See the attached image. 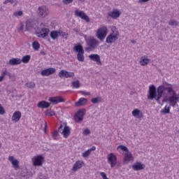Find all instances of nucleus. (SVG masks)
<instances>
[{
	"instance_id": "f257e3e1",
	"label": "nucleus",
	"mask_w": 179,
	"mask_h": 179,
	"mask_svg": "<svg viewBox=\"0 0 179 179\" xmlns=\"http://www.w3.org/2000/svg\"><path fill=\"white\" fill-rule=\"evenodd\" d=\"M166 86H169L171 92H166V94H169V97L164 99L162 103H167V101H169L170 106L176 107L177 103L179 102V95L177 94V92H176V90H174L171 84L166 83Z\"/></svg>"
},
{
	"instance_id": "f03ea898",
	"label": "nucleus",
	"mask_w": 179,
	"mask_h": 179,
	"mask_svg": "<svg viewBox=\"0 0 179 179\" xmlns=\"http://www.w3.org/2000/svg\"><path fill=\"white\" fill-rule=\"evenodd\" d=\"M166 93H171V89L170 88V85L164 86L159 85L157 88V95L155 96V100L157 101V103H160V99L163 96V94H166Z\"/></svg>"
},
{
	"instance_id": "7ed1b4c3",
	"label": "nucleus",
	"mask_w": 179,
	"mask_h": 179,
	"mask_svg": "<svg viewBox=\"0 0 179 179\" xmlns=\"http://www.w3.org/2000/svg\"><path fill=\"white\" fill-rule=\"evenodd\" d=\"M86 41L88 45V47L85 48L87 51H93V50L99 46V41L96 38H88Z\"/></svg>"
},
{
	"instance_id": "20e7f679",
	"label": "nucleus",
	"mask_w": 179,
	"mask_h": 179,
	"mask_svg": "<svg viewBox=\"0 0 179 179\" xmlns=\"http://www.w3.org/2000/svg\"><path fill=\"white\" fill-rule=\"evenodd\" d=\"M107 31L108 29L106 27H102L98 29L96 34L97 38L101 40V41H103V40H104L106 38V36H107Z\"/></svg>"
},
{
	"instance_id": "39448f33",
	"label": "nucleus",
	"mask_w": 179,
	"mask_h": 179,
	"mask_svg": "<svg viewBox=\"0 0 179 179\" xmlns=\"http://www.w3.org/2000/svg\"><path fill=\"white\" fill-rule=\"evenodd\" d=\"M38 10V15L39 17H46V16H48V15L50 14L48 8H47V6H39Z\"/></svg>"
},
{
	"instance_id": "423d86ee",
	"label": "nucleus",
	"mask_w": 179,
	"mask_h": 179,
	"mask_svg": "<svg viewBox=\"0 0 179 179\" xmlns=\"http://www.w3.org/2000/svg\"><path fill=\"white\" fill-rule=\"evenodd\" d=\"M157 94V90L156 89V86L152 85L149 87L148 99V100H153L156 98V95Z\"/></svg>"
},
{
	"instance_id": "0eeeda50",
	"label": "nucleus",
	"mask_w": 179,
	"mask_h": 179,
	"mask_svg": "<svg viewBox=\"0 0 179 179\" xmlns=\"http://www.w3.org/2000/svg\"><path fill=\"white\" fill-rule=\"evenodd\" d=\"M59 132L64 136V138H68V136L71 135V129H69V127L66 126V124H65L64 127L63 124H61L59 127Z\"/></svg>"
},
{
	"instance_id": "6e6552de",
	"label": "nucleus",
	"mask_w": 179,
	"mask_h": 179,
	"mask_svg": "<svg viewBox=\"0 0 179 179\" xmlns=\"http://www.w3.org/2000/svg\"><path fill=\"white\" fill-rule=\"evenodd\" d=\"M108 163L110 164V167H115L117 164V156L113 153L107 155Z\"/></svg>"
},
{
	"instance_id": "1a4fd4ad",
	"label": "nucleus",
	"mask_w": 179,
	"mask_h": 179,
	"mask_svg": "<svg viewBox=\"0 0 179 179\" xmlns=\"http://www.w3.org/2000/svg\"><path fill=\"white\" fill-rule=\"evenodd\" d=\"M75 15L78 17L83 19V20H85V22H90V18H89V16H87V15H86L83 11L76 10Z\"/></svg>"
},
{
	"instance_id": "9d476101",
	"label": "nucleus",
	"mask_w": 179,
	"mask_h": 179,
	"mask_svg": "<svg viewBox=\"0 0 179 179\" xmlns=\"http://www.w3.org/2000/svg\"><path fill=\"white\" fill-rule=\"evenodd\" d=\"M33 162V166H43V163L44 162V157L43 155H38L32 159Z\"/></svg>"
},
{
	"instance_id": "9b49d317",
	"label": "nucleus",
	"mask_w": 179,
	"mask_h": 179,
	"mask_svg": "<svg viewBox=\"0 0 179 179\" xmlns=\"http://www.w3.org/2000/svg\"><path fill=\"white\" fill-rule=\"evenodd\" d=\"M50 33V29L43 28L40 31L36 32V35L39 38H45L47 37Z\"/></svg>"
},
{
	"instance_id": "f8f14e48",
	"label": "nucleus",
	"mask_w": 179,
	"mask_h": 179,
	"mask_svg": "<svg viewBox=\"0 0 179 179\" xmlns=\"http://www.w3.org/2000/svg\"><path fill=\"white\" fill-rule=\"evenodd\" d=\"M83 117H85V110H79L74 115L76 122H82L83 121Z\"/></svg>"
},
{
	"instance_id": "ddd939ff",
	"label": "nucleus",
	"mask_w": 179,
	"mask_h": 179,
	"mask_svg": "<svg viewBox=\"0 0 179 179\" xmlns=\"http://www.w3.org/2000/svg\"><path fill=\"white\" fill-rule=\"evenodd\" d=\"M117 40H118V34H110L107 36L106 43L111 44L114 41H117Z\"/></svg>"
},
{
	"instance_id": "4468645a",
	"label": "nucleus",
	"mask_w": 179,
	"mask_h": 179,
	"mask_svg": "<svg viewBox=\"0 0 179 179\" xmlns=\"http://www.w3.org/2000/svg\"><path fill=\"white\" fill-rule=\"evenodd\" d=\"M59 78H73L75 76V73L68 72L66 70H62L59 73Z\"/></svg>"
},
{
	"instance_id": "2eb2a0df",
	"label": "nucleus",
	"mask_w": 179,
	"mask_h": 179,
	"mask_svg": "<svg viewBox=\"0 0 179 179\" xmlns=\"http://www.w3.org/2000/svg\"><path fill=\"white\" fill-rule=\"evenodd\" d=\"M8 160L13 165V168L15 169V170H19L20 169V166H19V161L15 159V157L10 156L8 157Z\"/></svg>"
},
{
	"instance_id": "dca6fc26",
	"label": "nucleus",
	"mask_w": 179,
	"mask_h": 179,
	"mask_svg": "<svg viewBox=\"0 0 179 179\" xmlns=\"http://www.w3.org/2000/svg\"><path fill=\"white\" fill-rule=\"evenodd\" d=\"M55 72H56L55 68H49V69H45L43 70L41 72V75L42 76H50V75H52L55 73Z\"/></svg>"
},
{
	"instance_id": "f3484780",
	"label": "nucleus",
	"mask_w": 179,
	"mask_h": 179,
	"mask_svg": "<svg viewBox=\"0 0 179 179\" xmlns=\"http://www.w3.org/2000/svg\"><path fill=\"white\" fill-rule=\"evenodd\" d=\"M49 101L52 104H58V103H65V99L62 96H53L49 99Z\"/></svg>"
},
{
	"instance_id": "a211bd4d",
	"label": "nucleus",
	"mask_w": 179,
	"mask_h": 179,
	"mask_svg": "<svg viewBox=\"0 0 179 179\" xmlns=\"http://www.w3.org/2000/svg\"><path fill=\"white\" fill-rule=\"evenodd\" d=\"M89 58L91 61H94L97 65H102L101 60L100 59V55L97 54H92L89 55Z\"/></svg>"
},
{
	"instance_id": "6ab92c4d",
	"label": "nucleus",
	"mask_w": 179,
	"mask_h": 179,
	"mask_svg": "<svg viewBox=\"0 0 179 179\" xmlns=\"http://www.w3.org/2000/svg\"><path fill=\"white\" fill-rule=\"evenodd\" d=\"M132 169L134 170V171H139L145 169V164L137 162L134 165H132Z\"/></svg>"
},
{
	"instance_id": "aec40b11",
	"label": "nucleus",
	"mask_w": 179,
	"mask_h": 179,
	"mask_svg": "<svg viewBox=\"0 0 179 179\" xmlns=\"http://www.w3.org/2000/svg\"><path fill=\"white\" fill-rule=\"evenodd\" d=\"M31 173L29 172H27V170L24 169L21 171L20 175V179H29L31 178Z\"/></svg>"
},
{
	"instance_id": "412c9836",
	"label": "nucleus",
	"mask_w": 179,
	"mask_h": 179,
	"mask_svg": "<svg viewBox=\"0 0 179 179\" xmlns=\"http://www.w3.org/2000/svg\"><path fill=\"white\" fill-rule=\"evenodd\" d=\"M108 15L112 19H118L121 16V13L117 9H114L113 12L109 13Z\"/></svg>"
},
{
	"instance_id": "4be33fe9",
	"label": "nucleus",
	"mask_w": 179,
	"mask_h": 179,
	"mask_svg": "<svg viewBox=\"0 0 179 179\" xmlns=\"http://www.w3.org/2000/svg\"><path fill=\"white\" fill-rule=\"evenodd\" d=\"M20 118H22V113L20 111H15L12 116V121L15 122H18L20 121Z\"/></svg>"
},
{
	"instance_id": "5701e85b",
	"label": "nucleus",
	"mask_w": 179,
	"mask_h": 179,
	"mask_svg": "<svg viewBox=\"0 0 179 179\" xmlns=\"http://www.w3.org/2000/svg\"><path fill=\"white\" fill-rule=\"evenodd\" d=\"M7 64L8 65H11L12 66L15 65H20V64H22V60L19 58H13L10 59Z\"/></svg>"
},
{
	"instance_id": "b1692460",
	"label": "nucleus",
	"mask_w": 179,
	"mask_h": 179,
	"mask_svg": "<svg viewBox=\"0 0 179 179\" xmlns=\"http://www.w3.org/2000/svg\"><path fill=\"white\" fill-rule=\"evenodd\" d=\"M132 115L133 117H136V118H143V113L139 110V109H134L132 111Z\"/></svg>"
},
{
	"instance_id": "393cba45",
	"label": "nucleus",
	"mask_w": 179,
	"mask_h": 179,
	"mask_svg": "<svg viewBox=\"0 0 179 179\" xmlns=\"http://www.w3.org/2000/svg\"><path fill=\"white\" fill-rule=\"evenodd\" d=\"M82 167H83V162L81 161H77L73 168H72V171H78V170H79V169H82Z\"/></svg>"
},
{
	"instance_id": "a878e982",
	"label": "nucleus",
	"mask_w": 179,
	"mask_h": 179,
	"mask_svg": "<svg viewBox=\"0 0 179 179\" xmlns=\"http://www.w3.org/2000/svg\"><path fill=\"white\" fill-rule=\"evenodd\" d=\"M50 106V103L45 101H39L37 104V106L38 107V108H48Z\"/></svg>"
},
{
	"instance_id": "bb28decb",
	"label": "nucleus",
	"mask_w": 179,
	"mask_h": 179,
	"mask_svg": "<svg viewBox=\"0 0 179 179\" xmlns=\"http://www.w3.org/2000/svg\"><path fill=\"white\" fill-rule=\"evenodd\" d=\"M87 103V99L80 98L78 101L75 103L76 107H80V106H85Z\"/></svg>"
},
{
	"instance_id": "cd10ccee",
	"label": "nucleus",
	"mask_w": 179,
	"mask_h": 179,
	"mask_svg": "<svg viewBox=\"0 0 179 179\" xmlns=\"http://www.w3.org/2000/svg\"><path fill=\"white\" fill-rule=\"evenodd\" d=\"M150 61V59H148L146 58V57L143 56L141 57V59L140 61V65H141L142 66H146V65H148Z\"/></svg>"
},
{
	"instance_id": "c85d7f7f",
	"label": "nucleus",
	"mask_w": 179,
	"mask_h": 179,
	"mask_svg": "<svg viewBox=\"0 0 179 179\" xmlns=\"http://www.w3.org/2000/svg\"><path fill=\"white\" fill-rule=\"evenodd\" d=\"M50 36L52 40H57L59 37V31H52Z\"/></svg>"
},
{
	"instance_id": "c756f323",
	"label": "nucleus",
	"mask_w": 179,
	"mask_h": 179,
	"mask_svg": "<svg viewBox=\"0 0 179 179\" xmlns=\"http://www.w3.org/2000/svg\"><path fill=\"white\" fill-rule=\"evenodd\" d=\"M73 51L78 53L85 52V50H83V46H82V45L80 44L74 46Z\"/></svg>"
},
{
	"instance_id": "7c9ffc66",
	"label": "nucleus",
	"mask_w": 179,
	"mask_h": 179,
	"mask_svg": "<svg viewBox=\"0 0 179 179\" xmlns=\"http://www.w3.org/2000/svg\"><path fill=\"white\" fill-rule=\"evenodd\" d=\"M171 108V105L169 106L166 105L164 109L161 110V114L166 115V114H170V109Z\"/></svg>"
},
{
	"instance_id": "2f4dec72",
	"label": "nucleus",
	"mask_w": 179,
	"mask_h": 179,
	"mask_svg": "<svg viewBox=\"0 0 179 179\" xmlns=\"http://www.w3.org/2000/svg\"><path fill=\"white\" fill-rule=\"evenodd\" d=\"M71 87L73 89H79V87H80V81H79V80L73 81L71 83Z\"/></svg>"
},
{
	"instance_id": "473e14b6",
	"label": "nucleus",
	"mask_w": 179,
	"mask_h": 179,
	"mask_svg": "<svg viewBox=\"0 0 179 179\" xmlns=\"http://www.w3.org/2000/svg\"><path fill=\"white\" fill-rule=\"evenodd\" d=\"M34 26V22L28 21V22H27L25 29L27 31H29L30 30H33Z\"/></svg>"
},
{
	"instance_id": "72a5a7b5",
	"label": "nucleus",
	"mask_w": 179,
	"mask_h": 179,
	"mask_svg": "<svg viewBox=\"0 0 179 179\" xmlns=\"http://www.w3.org/2000/svg\"><path fill=\"white\" fill-rule=\"evenodd\" d=\"M31 58V56L27 55L22 57L21 59V62H23V64H29V62L30 61Z\"/></svg>"
},
{
	"instance_id": "f704fd0d",
	"label": "nucleus",
	"mask_w": 179,
	"mask_h": 179,
	"mask_svg": "<svg viewBox=\"0 0 179 179\" xmlns=\"http://www.w3.org/2000/svg\"><path fill=\"white\" fill-rule=\"evenodd\" d=\"M32 48H34V50H35V51H38V50H40V43H38V41H36L33 42Z\"/></svg>"
},
{
	"instance_id": "c9c22d12",
	"label": "nucleus",
	"mask_w": 179,
	"mask_h": 179,
	"mask_svg": "<svg viewBox=\"0 0 179 179\" xmlns=\"http://www.w3.org/2000/svg\"><path fill=\"white\" fill-rule=\"evenodd\" d=\"M83 54H85V52L77 54V59L80 62H83V61H85V55H83Z\"/></svg>"
},
{
	"instance_id": "e433bc0d",
	"label": "nucleus",
	"mask_w": 179,
	"mask_h": 179,
	"mask_svg": "<svg viewBox=\"0 0 179 179\" xmlns=\"http://www.w3.org/2000/svg\"><path fill=\"white\" fill-rule=\"evenodd\" d=\"M132 159V154L131 152H127L124 154V162H131V159Z\"/></svg>"
},
{
	"instance_id": "4c0bfd02",
	"label": "nucleus",
	"mask_w": 179,
	"mask_h": 179,
	"mask_svg": "<svg viewBox=\"0 0 179 179\" xmlns=\"http://www.w3.org/2000/svg\"><path fill=\"white\" fill-rule=\"evenodd\" d=\"M59 36L62 37V38H64L65 40H68V34L62 31V30H59Z\"/></svg>"
},
{
	"instance_id": "58836bf2",
	"label": "nucleus",
	"mask_w": 179,
	"mask_h": 179,
	"mask_svg": "<svg viewBox=\"0 0 179 179\" xmlns=\"http://www.w3.org/2000/svg\"><path fill=\"white\" fill-rule=\"evenodd\" d=\"M45 115L52 117L53 115H55V112L51 109H48L45 111Z\"/></svg>"
},
{
	"instance_id": "ea45409f",
	"label": "nucleus",
	"mask_w": 179,
	"mask_h": 179,
	"mask_svg": "<svg viewBox=\"0 0 179 179\" xmlns=\"http://www.w3.org/2000/svg\"><path fill=\"white\" fill-rule=\"evenodd\" d=\"M25 85L27 87H29V89H34V87H36V83L34 82L27 83Z\"/></svg>"
},
{
	"instance_id": "a19ab883",
	"label": "nucleus",
	"mask_w": 179,
	"mask_h": 179,
	"mask_svg": "<svg viewBox=\"0 0 179 179\" xmlns=\"http://www.w3.org/2000/svg\"><path fill=\"white\" fill-rule=\"evenodd\" d=\"M169 26H178V22H177V20H170V21L169 22Z\"/></svg>"
},
{
	"instance_id": "79ce46f5",
	"label": "nucleus",
	"mask_w": 179,
	"mask_h": 179,
	"mask_svg": "<svg viewBox=\"0 0 179 179\" xmlns=\"http://www.w3.org/2000/svg\"><path fill=\"white\" fill-rule=\"evenodd\" d=\"M92 103H93V104H97V103H99V101H101V97L99 96V97H96L94 98L91 100Z\"/></svg>"
},
{
	"instance_id": "37998d69",
	"label": "nucleus",
	"mask_w": 179,
	"mask_h": 179,
	"mask_svg": "<svg viewBox=\"0 0 179 179\" xmlns=\"http://www.w3.org/2000/svg\"><path fill=\"white\" fill-rule=\"evenodd\" d=\"M91 153L92 152H90V150H87L85 152H83L82 156L83 157H89Z\"/></svg>"
},
{
	"instance_id": "c03bdc74",
	"label": "nucleus",
	"mask_w": 179,
	"mask_h": 179,
	"mask_svg": "<svg viewBox=\"0 0 179 179\" xmlns=\"http://www.w3.org/2000/svg\"><path fill=\"white\" fill-rule=\"evenodd\" d=\"M118 148L121 149V150H123L124 152H129V150H128V148L125 145H119Z\"/></svg>"
},
{
	"instance_id": "a18cd8bd",
	"label": "nucleus",
	"mask_w": 179,
	"mask_h": 179,
	"mask_svg": "<svg viewBox=\"0 0 179 179\" xmlns=\"http://www.w3.org/2000/svg\"><path fill=\"white\" fill-rule=\"evenodd\" d=\"M38 179H48L47 175H44L42 173H40L38 176Z\"/></svg>"
},
{
	"instance_id": "49530a36",
	"label": "nucleus",
	"mask_w": 179,
	"mask_h": 179,
	"mask_svg": "<svg viewBox=\"0 0 179 179\" xmlns=\"http://www.w3.org/2000/svg\"><path fill=\"white\" fill-rule=\"evenodd\" d=\"M5 113V108H3V106H2V104L0 103V115H3Z\"/></svg>"
},
{
	"instance_id": "de8ad7c7",
	"label": "nucleus",
	"mask_w": 179,
	"mask_h": 179,
	"mask_svg": "<svg viewBox=\"0 0 179 179\" xmlns=\"http://www.w3.org/2000/svg\"><path fill=\"white\" fill-rule=\"evenodd\" d=\"M75 0H62V2L64 5H69V3H72Z\"/></svg>"
},
{
	"instance_id": "09e8293b",
	"label": "nucleus",
	"mask_w": 179,
	"mask_h": 179,
	"mask_svg": "<svg viewBox=\"0 0 179 179\" xmlns=\"http://www.w3.org/2000/svg\"><path fill=\"white\" fill-rule=\"evenodd\" d=\"M22 15H23V11H22V10L17 11L13 13V16H15V17L22 16Z\"/></svg>"
},
{
	"instance_id": "8fccbe9b",
	"label": "nucleus",
	"mask_w": 179,
	"mask_h": 179,
	"mask_svg": "<svg viewBox=\"0 0 179 179\" xmlns=\"http://www.w3.org/2000/svg\"><path fill=\"white\" fill-rule=\"evenodd\" d=\"M7 73H8V70H7L6 69H3L1 71V76H2L3 77L5 78V76H6Z\"/></svg>"
},
{
	"instance_id": "3c124183",
	"label": "nucleus",
	"mask_w": 179,
	"mask_h": 179,
	"mask_svg": "<svg viewBox=\"0 0 179 179\" xmlns=\"http://www.w3.org/2000/svg\"><path fill=\"white\" fill-rule=\"evenodd\" d=\"M58 131L57 130H55L52 134V138H54V139H55L57 138V136H58Z\"/></svg>"
},
{
	"instance_id": "603ef678",
	"label": "nucleus",
	"mask_w": 179,
	"mask_h": 179,
	"mask_svg": "<svg viewBox=\"0 0 179 179\" xmlns=\"http://www.w3.org/2000/svg\"><path fill=\"white\" fill-rule=\"evenodd\" d=\"M100 176H101V177H102L103 179L108 178H107V174H106V173H104V172H101Z\"/></svg>"
},
{
	"instance_id": "864d4df0",
	"label": "nucleus",
	"mask_w": 179,
	"mask_h": 179,
	"mask_svg": "<svg viewBox=\"0 0 179 179\" xmlns=\"http://www.w3.org/2000/svg\"><path fill=\"white\" fill-rule=\"evenodd\" d=\"M84 135H90V130L89 129H86L83 131Z\"/></svg>"
},
{
	"instance_id": "5fc2aeb1",
	"label": "nucleus",
	"mask_w": 179,
	"mask_h": 179,
	"mask_svg": "<svg viewBox=\"0 0 179 179\" xmlns=\"http://www.w3.org/2000/svg\"><path fill=\"white\" fill-rule=\"evenodd\" d=\"M9 2L10 3H13L14 0H6V1H3V3H4V5H6V3H9Z\"/></svg>"
},
{
	"instance_id": "6e6d98bb",
	"label": "nucleus",
	"mask_w": 179,
	"mask_h": 179,
	"mask_svg": "<svg viewBox=\"0 0 179 179\" xmlns=\"http://www.w3.org/2000/svg\"><path fill=\"white\" fill-rule=\"evenodd\" d=\"M88 150L91 152L96 150V146H92L91 148L88 149Z\"/></svg>"
},
{
	"instance_id": "4d7b16f0",
	"label": "nucleus",
	"mask_w": 179,
	"mask_h": 179,
	"mask_svg": "<svg viewBox=\"0 0 179 179\" xmlns=\"http://www.w3.org/2000/svg\"><path fill=\"white\" fill-rule=\"evenodd\" d=\"M150 0H138L139 3H145V2H149Z\"/></svg>"
},
{
	"instance_id": "13d9d810",
	"label": "nucleus",
	"mask_w": 179,
	"mask_h": 179,
	"mask_svg": "<svg viewBox=\"0 0 179 179\" xmlns=\"http://www.w3.org/2000/svg\"><path fill=\"white\" fill-rule=\"evenodd\" d=\"M6 76H8V78L10 79L12 78V73H10L8 71H7Z\"/></svg>"
},
{
	"instance_id": "bf43d9fd",
	"label": "nucleus",
	"mask_w": 179,
	"mask_h": 179,
	"mask_svg": "<svg viewBox=\"0 0 179 179\" xmlns=\"http://www.w3.org/2000/svg\"><path fill=\"white\" fill-rule=\"evenodd\" d=\"M83 94H85L86 96H90V92H82Z\"/></svg>"
},
{
	"instance_id": "052dcab7",
	"label": "nucleus",
	"mask_w": 179,
	"mask_h": 179,
	"mask_svg": "<svg viewBox=\"0 0 179 179\" xmlns=\"http://www.w3.org/2000/svg\"><path fill=\"white\" fill-rule=\"evenodd\" d=\"M5 77H3V76H0V82H2L3 80Z\"/></svg>"
},
{
	"instance_id": "680f3d73",
	"label": "nucleus",
	"mask_w": 179,
	"mask_h": 179,
	"mask_svg": "<svg viewBox=\"0 0 179 179\" xmlns=\"http://www.w3.org/2000/svg\"><path fill=\"white\" fill-rule=\"evenodd\" d=\"M23 29H24V26L23 24H21V27H20V30H23Z\"/></svg>"
},
{
	"instance_id": "e2e57ef3",
	"label": "nucleus",
	"mask_w": 179,
	"mask_h": 179,
	"mask_svg": "<svg viewBox=\"0 0 179 179\" xmlns=\"http://www.w3.org/2000/svg\"><path fill=\"white\" fill-rule=\"evenodd\" d=\"M41 55H45V52H41Z\"/></svg>"
},
{
	"instance_id": "0e129e2a",
	"label": "nucleus",
	"mask_w": 179,
	"mask_h": 179,
	"mask_svg": "<svg viewBox=\"0 0 179 179\" xmlns=\"http://www.w3.org/2000/svg\"><path fill=\"white\" fill-rule=\"evenodd\" d=\"M47 128V124L45 125V129Z\"/></svg>"
},
{
	"instance_id": "69168bd1",
	"label": "nucleus",
	"mask_w": 179,
	"mask_h": 179,
	"mask_svg": "<svg viewBox=\"0 0 179 179\" xmlns=\"http://www.w3.org/2000/svg\"><path fill=\"white\" fill-rule=\"evenodd\" d=\"M1 146H2V143H0V148H1Z\"/></svg>"
},
{
	"instance_id": "338daca9",
	"label": "nucleus",
	"mask_w": 179,
	"mask_h": 179,
	"mask_svg": "<svg viewBox=\"0 0 179 179\" xmlns=\"http://www.w3.org/2000/svg\"><path fill=\"white\" fill-rule=\"evenodd\" d=\"M80 1V2H82V1H83V0H79Z\"/></svg>"
},
{
	"instance_id": "774afa93",
	"label": "nucleus",
	"mask_w": 179,
	"mask_h": 179,
	"mask_svg": "<svg viewBox=\"0 0 179 179\" xmlns=\"http://www.w3.org/2000/svg\"><path fill=\"white\" fill-rule=\"evenodd\" d=\"M131 42L135 43V41H131Z\"/></svg>"
}]
</instances>
